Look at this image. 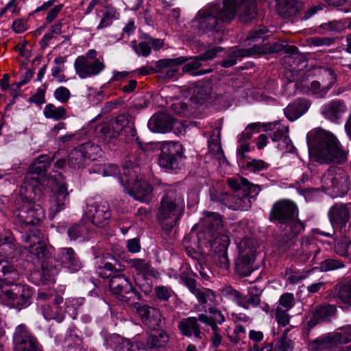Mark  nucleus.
<instances>
[{
    "label": "nucleus",
    "mask_w": 351,
    "mask_h": 351,
    "mask_svg": "<svg viewBox=\"0 0 351 351\" xmlns=\"http://www.w3.org/2000/svg\"><path fill=\"white\" fill-rule=\"evenodd\" d=\"M29 252L37 259L42 260L40 269L34 270L29 275L32 283L37 286L54 283L55 276L58 274L54 248L47 245L44 241L38 240L29 244Z\"/></svg>",
    "instance_id": "6e6552de"
},
{
    "label": "nucleus",
    "mask_w": 351,
    "mask_h": 351,
    "mask_svg": "<svg viewBox=\"0 0 351 351\" xmlns=\"http://www.w3.org/2000/svg\"><path fill=\"white\" fill-rule=\"evenodd\" d=\"M346 110V106L344 101L341 99H335L322 107V114L326 119L337 123Z\"/></svg>",
    "instance_id": "cd10ccee"
},
{
    "label": "nucleus",
    "mask_w": 351,
    "mask_h": 351,
    "mask_svg": "<svg viewBox=\"0 0 351 351\" xmlns=\"http://www.w3.org/2000/svg\"><path fill=\"white\" fill-rule=\"evenodd\" d=\"M123 265L114 255L106 253L104 255V260L97 267V274L104 279L112 278L116 274L125 270Z\"/></svg>",
    "instance_id": "412c9836"
},
{
    "label": "nucleus",
    "mask_w": 351,
    "mask_h": 351,
    "mask_svg": "<svg viewBox=\"0 0 351 351\" xmlns=\"http://www.w3.org/2000/svg\"><path fill=\"white\" fill-rule=\"evenodd\" d=\"M306 140L312 160L320 164H342L346 161V152L331 132L315 128L307 133Z\"/></svg>",
    "instance_id": "0eeeda50"
},
{
    "label": "nucleus",
    "mask_w": 351,
    "mask_h": 351,
    "mask_svg": "<svg viewBox=\"0 0 351 351\" xmlns=\"http://www.w3.org/2000/svg\"><path fill=\"white\" fill-rule=\"evenodd\" d=\"M21 256V250L13 233L5 232L0 236V283L17 279L19 273L15 263Z\"/></svg>",
    "instance_id": "1a4fd4ad"
},
{
    "label": "nucleus",
    "mask_w": 351,
    "mask_h": 351,
    "mask_svg": "<svg viewBox=\"0 0 351 351\" xmlns=\"http://www.w3.org/2000/svg\"><path fill=\"white\" fill-rule=\"evenodd\" d=\"M86 217L97 227L104 228L108 224L111 217L109 205L106 203L97 202L88 205L85 213Z\"/></svg>",
    "instance_id": "6ab92c4d"
},
{
    "label": "nucleus",
    "mask_w": 351,
    "mask_h": 351,
    "mask_svg": "<svg viewBox=\"0 0 351 351\" xmlns=\"http://www.w3.org/2000/svg\"><path fill=\"white\" fill-rule=\"evenodd\" d=\"M54 259L58 263V273L60 267L70 274L77 273L84 267L82 261L72 247L60 248Z\"/></svg>",
    "instance_id": "a211bd4d"
},
{
    "label": "nucleus",
    "mask_w": 351,
    "mask_h": 351,
    "mask_svg": "<svg viewBox=\"0 0 351 351\" xmlns=\"http://www.w3.org/2000/svg\"><path fill=\"white\" fill-rule=\"evenodd\" d=\"M124 176L120 178V184L124 191L134 199L149 203L151 201L153 186L145 180H138L134 168H123Z\"/></svg>",
    "instance_id": "ddd939ff"
},
{
    "label": "nucleus",
    "mask_w": 351,
    "mask_h": 351,
    "mask_svg": "<svg viewBox=\"0 0 351 351\" xmlns=\"http://www.w3.org/2000/svg\"><path fill=\"white\" fill-rule=\"evenodd\" d=\"M257 16V3L255 0H243L241 3L239 19L241 23H247Z\"/></svg>",
    "instance_id": "f704fd0d"
},
{
    "label": "nucleus",
    "mask_w": 351,
    "mask_h": 351,
    "mask_svg": "<svg viewBox=\"0 0 351 351\" xmlns=\"http://www.w3.org/2000/svg\"><path fill=\"white\" fill-rule=\"evenodd\" d=\"M256 254L252 250L240 252L234 261V271L241 277H247L254 271L253 264Z\"/></svg>",
    "instance_id": "4be33fe9"
},
{
    "label": "nucleus",
    "mask_w": 351,
    "mask_h": 351,
    "mask_svg": "<svg viewBox=\"0 0 351 351\" xmlns=\"http://www.w3.org/2000/svg\"><path fill=\"white\" fill-rule=\"evenodd\" d=\"M171 109L175 114L181 117H188L191 113L189 106L184 101L172 104Z\"/></svg>",
    "instance_id": "4d7b16f0"
},
{
    "label": "nucleus",
    "mask_w": 351,
    "mask_h": 351,
    "mask_svg": "<svg viewBox=\"0 0 351 351\" xmlns=\"http://www.w3.org/2000/svg\"><path fill=\"white\" fill-rule=\"evenodd\" d=\"M43 114L47 119L53 121L64 120L67 118V111L64 106L56 107L53 104H47L43 110Z\"/></svg>",
    "instance_id": "4c0bfd02"
},
{
    "label": "nucleus",
    "mask_w": 351,
    "mask_h": 351,
    "mask_svg": "<svg viewBox=\"0 0 351 351\" xmlns=\"http://www.w3.org/2000/svg\"><path fill=\"white\" fill-rule=\"evenodd\" d=\"M154 145V147L149 149L146 152L138 150V154L149 155V152L154 149H158V164L166 171L171 172L181 168V161L185 158L184 148L179 142L168 141L159 143H148Z\"/></svg>",
    "instance_id": "f8f14e48"
},
{
    "label": "nucleus",
    "mask_w": 351,
    "mask_h": 351,
    "mask_svg": "<svg viewBox=\"0 0 351 351\" xmlns=\"http://www.w3.org/2000/svg\"><path fill=\"white\" fill-rule=\"evenodd\" d=\"M74 68L78 76L81 79H85L99 75L105 69L106 65L99 59L90 62L86 60L84 56H80L75 60Z\"/></svg>",
    "instance_id": "aec40b11"
},
{
    "label": "nucleus",
    "mask_w": 351,
    "mask_h": 351,
    "mask_svg": "<svg viewBox=\"0 0 351 351\" xmlns=\"http://www.w3.org/2000/svg\"><path fill=\"white\" fill-rule=\"evenodd\" d=\"M64 7V5L60 3L55 5L50 10H49L47 16L45 17V23L47 24L51 23L61 12Z\"/></svg>",
    "instance_id": "338daca9"
},
{
    "label": "nucleus",
    "mask_w": 351,
    "mask_h": 351,
    "mask_svg": "<svg viewBox=\"0 0 351 351\" xmlns=\"http://www.w3.org/2000/svg\"><path fill=\"white\" fill-rule=\"evenodd\" d=\"M337 313V308L332 304H319L315 306L314 311L307 321L305 328L309 332L315 327L319 322L329 321L330 317L334 316Z\"/></svg>",
    "instance_id": "5701e85b"
},
{
    "label": "nucleus",
    "mask_w": 351,
    "mask_h": 351,
    "mask_svg": "<svg viewBox=\"0 0 351 351\" xmlns=\"http://www.w3.org/2000/svg\"><path fill=\"white\" fill-rule=\"evenodd\" d=\"M159 60L154 62V65L145 66L141 67L138 70V74L141 76H145L157 73H163L164 69L168 66L159 65Z\"/></svg>",
    "instance_id": "13d9d810"
},
{
    "label": "nucleus",
    "mask_w": 351,
    "mask_h": 351,
    "mask_svg": "<svg viewBox=\"0 0 351 351\" xmlns=\"http://www.w3.org/2000/svg\"><path fill=\"white\" fill-rule=\"evenodd\" d=\"M80 145L88 160H94L101 151L100 146L91 141H86Z\"/></svg>",
    "instance_id": "49530a36"
},
{
    "label": "nucleus",
    "mask_w": 351,
    "mask_h": 351,
    "mask_svg": "<svg viewBox=\"0 0 351 351\" xmlns=\"http://www.w3.org/2000/svg\"><path fill=\"white\" fill-rule=\"evenodd\" d=\"M340 337L337 332H328L311 340L309 342V347L312 351H322L337 347L336 339H338Z\"/></svg>",
    "instance_id": "c756f323"
},
{
    "label": "nucleus",
    "mask_w": 351,
    "mask_h": 351,
    "mask_svg": "<svg viewBox=\"0 0 351 351\" xmlns=\"http://www.w3.org/2000/svg\"><path fill=\"white\" fill-rule=\"evenodd\" d=\"M140 350H145V341H137L132 343L129 339L123 338L121 346L117 351H136Z\"/></svg>",
    "instance_id": "3c124183"
},
{
    "label": "nucleus",
    "mask_w": 351,
    "mask_h": 351,
    "mask_svg": "<svg viewBox=\"0 0 351 351\" xmlns=\"http://www.w3.org/2000/svg\"><path fill=\"white\" fill-rule=\"evenodd\" d=\"M15 280L1 282L0 289H2L3 295L8 304L17 310H21L32 304L34 289L26 284L14 283Z\"/></svg>",
    "instance_id": "4468645a"
},
{
    "label": "nucleus",
    "mask_w": 351,
    "mask_h": 351,
    "mask_svg": "<svg viewBox=\"0 0 351 351\" xmlns=\"http://www.w3.org/2000/svg\"><path fill=\"white\" fill-rule=\"evenodd\" d=\"M346 179L339 180L336 177L331 178L330 187L332 189L333 192L337 193V195L343 196L348 193V187L346 184Z\"/></svg>",
    "instance_id": "603ef678"
},
{
    "label": "nucleus",
    "mask_w": 351,
    "mask_h": 351,
    "mask_svg": "<svg viewBox=\"0 0 351 351\" xmlns=\"http://www.w3.org/2000/svg\"><path fill=\"white\" fill-rule=\"evenodd\" d=\"M225 50V48L215 46L204 53L194 56H179L172 58L159 60V65L168 66H182V74H190L192 76L203 75L212 72V69H200L202 62L213 59L216 55Z\"/></svg>",
    "instance_id": "9d476101"
},
{
    "label": "nucleus",
    "mask_w": 351,
    "mask_h": 351,
    "mask_svg": "<svg viewBox=\"0 0 351 351\" xmlns=\"http://www.w3.org/2000/svg\"><path fill=\"white\" fill-rule=\"evenodd\" d=\"M133 267L137 274L142 276L144 280H150L149 277L158 278V271L151 264L141 258H132L127 261Z\"/></svg>",
    "instance_id": "2f4dec72"
},
{
    "label": "nucleus",
    "mask_w": 351,
    "mask_h": 351,
    "mask_svg": "<svg viewBox=\"0 0 351 351\" xmlns=\"http://www.w3.org/2000/svg\"><path fill=\"white\" fill-rule=\"evenodd\" d=\"M123 168H130L128 166L123 165L121 169L117 165L115 164H108L106 165L105 164V171H104V176H116L117 175L119 176V180L120 181V178L122 176H124L123 173Z\"/></svg>",
    "instance_id": "680f3d73"
},
{
    "label": "nucleus",
    "mask_w": 351,
    "mask_h": 351,
    "mask_svg": "<svg viewBox=\"0 0 351 351\" xmlns=\"http://www.w3.org/2000/svg\"><path fill=\"white\" fill-rule=\"evenodd\" d=\"M65 341H72L75 344H80L82 342L81 331L75 326L71 325L65 335Z\"/></svg>",
    "instance_id": "6e6d98bb"
},
{
    "label": "nucleus",
    "mask_w": 351,
    "mask_h": 351,
    "mask_svg": "<svg viewBox=\"0 0 351 351\" xmlns=\"http://www.w3.org/2000/svg\"><path fill=\"white\" fill-rule=\"evenodd\" d=\"M337 298L346 309L351 308V282L341 284L338 287Z\"/></svg>",
    "instance_id": "a19ab883"
},
{
    "label": "nucleus",
    "mask_w": 351,
    "mask_h": 351,
    "mask_svg": "<svg viewBox=\"0 0 351 351\" xmlns=\"http://www.w3.org/2000/svg\"><path fill=\"white\" fill-rule=\"evenodd\" d=\"M298 214L297 204L291 199H281L273 204L268 219L274 224H279L282 229L274 239L278 250L285 252L291 249L295 239L304 231L305 224L299 219Z\"/></svg>",
    "instance_id": "7ed1b4c3"
},
{
    "label": "nucleus",
    "mask_w": 351,
    "mask_h": 351,
    "mask_svg": "<svg viewBox=\"0 0 351 351\" xmlns=\"http://www.w3.org/2000/svg\"><path fill=\"white\" fill-rule=\"evenodd\" d=\"M351 245V241L347 236H343L337 241L334 245L335 252L340 256L348 257L350 252L348 248Z\"/></svg>",
    "instance_id": "c03bdc74"
},
{
    "label": "nucleus",
    "mask_w": 351,
    "mask_h": 351,
    "mask_svg": "<svg viewBox=\"0 0 351 351\" xmlns=\"http://www.w3.org/2000/svg\"><path fill=\"white\" fill-rule=\"evenodd\" d=\"M213 91V82L210 80L198 81L191 88L190 100L203 105L210 99Z\"/></svg>",
    "instance_id": "393cba45"
},
{
    "label": "nucleus",
    "mask_w": 351,
    "mask_h": 351,
    "mask_svg": "<svg viewBox=\"0 0 351 351\" xmlns=\"http://www.w3.org/2000/svg\"><path fill=\"white\" fill-rule=\"evenodd\" d=\"M66 234L71 241L79 243L90 239L89 229L82 223H75L69 226Z\"/></svg>",
    "instance_id": "473e14b6"
},
{
    "label": "nucleus",
    "mask_w": 351,
    "mask_h": 351,
    "mask_svg": "<svg viewBox=\"0 0 351 351\" xmlns=\"http://www.w3.org/2000/svg\"><path fill=\"white\" fill-rule=\"evenodd\" d=\"M51 158L47 168L48 182L52 181L51 187V205L49 208V218L52 220L60 211L65 209L69 204V193L66 178L58 170L66 172L67 168L76 169L84 167L88 160L82 150L80 145L75 147L66 158H58L59 153H55L52 156L43 154Z\"/></svg>",
    "instance_id": "f03ea898"
},
{
    "label": "nucleus",
    "mask_w": 351,
    "mask_h": 351,
    "mask_svg": "<svg viewBox=\"0 0 351 351\" xmlns=\"http://www.w3.org/2000/svg\"><path fill=\"white\" fill-rule=\"evenodd\" d=\"M171 289L163 285L156 286L154 288L156 296L160 302L169 301L171 295Z\"/></svg>",
    "instance_id": "0e129e2a"
},
{
    "label": "nucleus",
    "mask_w": 351,
    "mask_h": 351,
    "mask_svg": "<svg viewBox=\"0 0 351 351\" xmlns=\"http://www.w3.org/2000/svg\"><path fill=\"white\" fill-rule=\"evenodd\" d=\"M34 73L35 71L34 69H28L25 73L21 77L20 82H15L12 84L10 88V95L12 97V99L4 108L5 112L10 110L12 106L16 104V99L19 96H22V95L19 93L21 87L30 82L34 77Z\"/></svg>",
    "instance_id": "7c9ffc66"
},
{
    "label": "nucleus",
    "mask_w": 351,
    "mask_h": 351,
    "mask_svg": "<svg viewBox=\"0 0 351 351\" xmlns=\"http://www.w3.org/2000/svg\"><path fill=\"white\" fill-rule=\"evenodd\" d=\"M222 293L226 298L232 300L236 302L238 306L245 307L243 306L245 305L244 302L245 295H242L239 291L234 289L232 286H226L223 289Z\"/></svg>",
    "instance_id": "37998d69"
},
{
    "label": "nucleus",
    "mask_w": 351,
    "mask_h": 351,
    "mask_svg": "<svg viewBox=\"0 0 351 351\" xmlns=\"http://www.w3.org/2000/svg\"><path fill=\"white\" fill-rule=\"evenodd\" d=\"M226 57L220 62V65L223 68H230L237 63L238 59L245 57H252L250 48L229 49L226 51Z\"/></svg>",
    "instance_id": "72a5a7b5"
},
{
    "label": "nucleus",
    "mask_w": 351,
    "mask_h": 351,
    "mask_svg": "<svg viewBox=\"0 0 351 351\" xmlns=\"http://www.w3.org/2000/svg\"><path fill=\"white\" fill-rule=\"evenodd\" d=\"M268 29L265 26L255 27L249 32L246 40L256 43L259 40L264 41L268 37Z\"/></svg>",
    "instance_id": "a18cd8bd"
},
{
    "label": "nucleus",
    "mask_w": 351,
    "mask_h": 351,
    "mask_svg": "<svg viewBox=\"0 0 351 351\" xmlns=\"http://www.w3.org/2000/svg\"><path fill=\"white\" fill-rule=\"evenodd\" d=\"M285 45L278 42L270 43H266L263 44H255L250 47L252 57L261 56L262 55L278 53L283 51Z\"/></svg>",
    "instance_id": "c9c22d12"
},
{
    "label": "nucleus",
    "mask_w": 351,
    "mask_h": 351,
    "mask_svg": "<svg viewBox=\"0 0 351 351\" xmlns=\"http://www.w3.org/2000/svg\"><path fill=\"white\" fill-rule=\"evenodd\" d=\"M145 350L163 348L169 341V336L164 330H155L151 332L144 341Z\"/></svg>",
    "instance_id": "e433bc0d"
},
{
    "label": "nucleus",
    "mask_w": 351,
    "mask_h": 351,
    "mask_svg": "<svg viewBox=\"0 0 351 351\" xmlns=\"http://www.w3.org/2000/svg\"><path fill=\"white\" fill-rule=\"evenodd\" d=\"M51 158L40 155L29 165L21 189V205L19 219L26 226L39 225L45 219L43 208L34 202V198L40 197L48 184L47 168Z\"/></svg>",
    "instance_id": "f257e3e1"
},
{
    "label": "nucleus",
    "mask_w": 351,
    "mask_h": 351,
    "mask_svg": "<svg viewBox=\"0 0 351 351\" xmlns=\"http://www.w3.org/2000/svg\"><path fill=\"white\" fill-rule=\"evenodd\" d=\"M237 0H223L220 3L210 5L208 9L200 10L193 20L199 30L207 34L209 44L217 45L223 39V25L230 23L237 15Z\"/></svg>",
    "instance_id": "423d86ee"
},
{
    "label": "nucleus",
    "mask_w": 351,
    "mask_h": 351,
    "mask_svg": "<svg viewBox=\"0 0 351 351\" xmlns=\"http://www.w3.org/2000/svg\"><path fill=\"white\" fill-rule=\"evenodd\" d=\"M179 283L184 285L193 294L198 288H197V280L191 278L188 273L183 272L179 276Z\"/></svg>",
    "instance_id": "5fc2aeb1"
},
{
    "label": "nucleus",
    "mask_w": 351,
    "mask_h": 351,
    "mask_svg": "<svg viewBox=\"0 0 351 351\" xmlns=\"http://www.w3.org/2000/svg\"><path fill=\"white\" fill-rule=\"evenodd\" d=\"M310 106L309 100L299 97L290 103L284 109V113L289 121L293 122L305 114L310 108Z\"/></svg>",
    "instance_id": "bb28decb"
},
{
    "label": "nucleus",
    "mask_w": 351,
    "mask_h": 351,
    "mask_svg": "<svg viewBox=\"0 0 351 351\" xmlns=\"http://www.w3.org/2000/svg\"><path fill=\"white\" fill-rule=\"evenodd\" d=\"M195 319V317H190L187 319L186 322H181L180 323L179 329L183 335L189 337H191L192 336L193 329L191 328V326H193V321Z\"/></svg>",
    "instance_id": "774afa93"
},
{
    "label": "nucleus",
    "mask_w": 351,
    "mask_h": 351,
    "mask_svg": "<svg viewBox=\"0 0 351 351\" xmlns=\"http://www.w3.org/2000/svg\"><path fill=\"white\" fill-rule=\"evenodd\" d=\"M97 137L110 149L114 150L118 143L125 139L136 151L146 152L154 147V145L145 143L137 134L133 117L128 113H121L109 122L97 128Z\"/></svg>",
    "instance_id": "20e7f679"
},
{
    "label": "nucleus",
    "mask_w": 351,
    "mask_h": 351,
    "mask_svg": "<svg viewBox=\"0 0 351 351\" xmlns=\"http://www.w3.org/2000/svg\"><path fill=\"white\" fill-rule=\"evenodd\" d=\"M345 267V264L341 260L327 258L322 261L319 265L320 271L326 272L332 270H336Z\"/></svg>",
    "instance_id": "09e8293b"
},
{
    "label": "nucleus",
    "mask_w": 351,
    "mask_h": 351,
    "mask_svg": "<svg viewBox=\"0 0 351 351\" xmlns=\"http://www.w3.org/2000/svg\"><path fill=\"white\" fill-rule=\"evenodd\" d=\"M131 47L138 56L147 57L152 52L149 43L145 41H141L138 43L136 40L132 41Z\"/></svg>",
    "instance_id": "8fccbe9b"
},
{
    "label": "nucleus",
    "mask_w": 351,
    "mask_h": 351,
    "mask_svg": "<svg viewBox=\"0 0 351 351\" xmlns=\"http://www.w3.org/2000/svg\"><path fill=\"white\" fill-rule=\"evenodd\" d=\"M328 70L329 71L331 82L327 86L322 88V85L319 81H313L311 83V88L314 93H318L320 92H323L324 93H326L332 88V86L336 82L337 75L335 73L332 69H328Z\"/></svg>",
    "instance_id": "de8ad7c7"
},
{
    "label": "nucleus",
    "mask_w": 351,
    "mask_h": 351,
    "mask_svg": "<svg viewBox=\"0 0 351 351\" xmlns=\"http://www.w3.org/2000/svg\"><path fill=\"white\" fill-rule=\"evenodd\" d=\"M320 27L331 32L341 33L346 29V22L345 19L329 21L327 23L322 24Z\"/></svg>",
    "instance_id": "864d4df0"
},
{
    "label": "nucleus",
    "mask_w": 351,
    "mask_h": 351,
    "mask_svg": "<svg viewBox=\"0 0 351 351\" xmlns=\"http://www.w3.org/2000/svg\"><path fill=\"white\" fill-rule=\"evenodd\" d=\"M328 217L331 223L342 230L350 219V210L346 204H335L330 208Z\"/></svg>",
    "instance_id": "a878e982"
},
{
    "label": "nucleus",
    "mask_w": 351,
    "mask_h": 351,
    "mask_svg": "<svg viewBox=\"0 0 351 351\" xmlns=\"http://www.w3.org/2000/svg\"><path fill=\"white\" fill-rule=\"evenodd\" d=\"M269 165L263 160L252 159L250 161H247L245 163V169L252 172H258L263 170L267 169Z\"/></svg>",
    "instance_id": "bf43d9fd"
},
{
    "label": "nucleus",
    "mask_w": 351,
    "mask_h": 351,
    "mask_svg": "<svg viewBox=\"0 0 351 351\" xmlns=\"http://www.w3.org/2000/svg\"><path fill=\"white\" fill-rule=\"evenodd\" d=\"M112 294L120 301L131 302L132 299L143 300V295L123 271L116 274L109 281Z\"/></svg>",
    "instance_id": "dca6fc26"
},
{
    "label": "nucleus",
    "mask_w": 351,
    "mask_h": 351,
    "mask_svg": "<svg viewBox=\"0 0 351 351\" xmlns=\"http://www.w3.org/2000/svg\"><path fill=\"white\" fill-rule=\"evenodd\" d=\"M278 14L289 18L298 14L303 8V4L298 0H275Z\"/></svg>",
    "instance_id": "c85d7f7f"
},
{
    "label": "nucleus",
    "mask_w": 351,
    "mask_h": 351,
    "mask_svg": "<svg viewBox=\"0 0 351 351\" xmlns=\"http://www.w3.org/2000/svg\"><path fill=\"white\" fill-rule=\"evenodd\" d=\"M243 195H231L228 192L221 193L219 199L226 206L232 210H247L252 206L251 198L257 195L260 191L259 185H255L247 178L243 180Z\"/></svg>",
    "instance_id": "2eb2a0df"
},
{
    "label": "nucleus",
    "mask_w": 351,
    "mask_h": 351,
    "mask_svg": "<svg viewBox=\"0 0 351 351\" xmlns=\"http://www.w3.org/2000/svg\"><path fill=\"white\" fill-rule=\"evenodd\" d=\"M133 307L135 308L136 313L141 317L143 322L150 321L152 316L151 313H158L156 308L151 307L147 304H143L140 302H134Z\"/></svg>",
    "instance_id": "79ce46f5"
},
{
    "label": "nucleus",
    "mask_w": 351,
    "mask_h": 351,
    "mask_svg": "<svg viewBox=\"0 0 351 351\" xmlns=\"http://www.w3.org/2000/svg\"><path fill=\"white\" fill-rule=\"evenodd\" d=\"M54 97L62 104L68 102L71 97L70 90L64 86H59L54 91Z\"/></svg>",
    "instance_id": "69168bd1"
},
{
    "label": "nucleus",
    "mask_w": 351,
    "mask_h": 351,
    "mask_svg": "<svg viewBox=\"0 0 351 351\" xmlns=\"http://www.w3.org/2000/svg\"><path fill=\"white\" fill-rule=\"evenodd\" d=\"M99 335L104 340L103 344L106 349H112L117 351L121 347L123 339L121 335L116 333L110 334L105 329L102 330Z\"/></svg>",
    "instance_id": "58836bf2"
},
{
    "label": "nucleus",
    "mask_w": 351,
    "mask_h": 351,
    "mask_svg": "<svg viewBox=\"0 0 351 351\" xmlns=\"http://www.w3.org/2000/svg\"><path fill=\"white\" fill-rule=\"evenodd\" d=\"M201 304H206L209 301L213 305L217 304L216 293L208 288L197 289L193 294Z\"/></svg>",
    "instance_id": "ea45409f"
},
{
    "label": "nucleus",
    "mask_w": 351,
    "mask_h": 351,
    "mask_svg": "<svg viewBox=\"0 0 351 351\" xmlns=\"http://www.w3.org/2000/svg\"><path fill=\"white\" fill-rule=\"evenodd\" d=\"M243 180H246V178L243 177L239 178L232 177L227 179L228 186L236 193L235 195H243Z\"/></svg>",
    "instance_id": "052dcab7"
},
{
    "label": "nucleus",
    "mask_w": 351,
    "mask_h": 351,
    "mask_svg": "<svg viewBox=\"0 0 351 351\" xmlns=\"http://www.w3.org/2000/svg\"><path fill=\"white\" fill-rule=\"evenodd\" d=\"M340 332H337L341 337L336 339L337 346L351 342V325H346L339 328Z\"/></svg>",
    "instance_id": "e2e57ef3"
},
{
    "label": "nucleus",
    "mask_w": 351,
    "mask_h": 351,
    "mask_svg": "<svg viewBox=\"0 0 351 351\" xmlns=\"http://www.w3.org/2000/svg\"><path fill=\"white\" fill-rule=\"evenodd\" d=\"M176 119L171 115L160 112L153 115L147 123L149 130L154 133H167L174 125Z\"/></svg>",
    "instance_id": "b1692460"
},
{
    "label": "nucleus",
    "mask_w": 351,
    "mask_h": 351,
    "mask_svg": "<svg viewBox=\"0 0 351 351\" xmlns=\"http://www.w3.org/2000/svg\"><path fill=\"white\" fill-rule=\"evenodd\" d=\"M184 200L182 194L177 190H168L160 200L157 213L158 220L172 230L183 217Z\"/></svg>",
    "instance_id": "9b49d317"
},
{
    "label": "nucleus",
    "mask_w": 351,
    "mask_h": 351,
    "mask_svg": "<svg viewBox=\"0 0 351 351\" xmlns=\"http://www.w3.org/2000/svg\"><path fill=\"white\" fill-rule=\"evenodd\" d=\"M223 227V216L214 212H205L202 230L197 233V247L203 250L207 248L208 253L219 257L220 266L228 269L230 261L228 249L230 243L227 234H220Z\"/></svg>",
    "instance_id": "39448f33"
},
{
    "label": "nucleus",
    "mask_w": 351,
    "mask_h": 351,
    "mask_svg": "<svg viewBox=\"0 0 351 351\" xmlns=\"http://www.w3.org/2000/svg\"><path fill=\"white\" fill-rule=\"evenodd\" d=\"M12 339L14 351H43L38 340L25 324L16 327Z\"/></svg>",
    "instance_id": "f3484780"
}]
</instances>
